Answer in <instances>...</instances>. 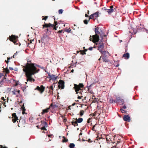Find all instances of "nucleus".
I'll return each instance as SVG.
<instances>
[{
	"instance_id": "53",
	"label": "nucleus",
	"mask_w": 148,
	"mask_h": 148,
	"mask_svg": "<svg viewBox=\"0 0 148 148\" xmlns=\"http://www.w3.org/2000/svg\"><path fill=\"white\" fill-rule=\"evenodd\" d=\"M93 47H90L88 48V49L90 50L91 51L92 50Z\"/></svg>"
},
{
	"instance_id": "21",
	"label": "nucleus",
	"mask_w": 148,
	"mask_h": 148,
	"mask_svg": "<svg viewBox=\"0 0 148 148\" xmlns=\"http://www.w3.org/2000/svg\"><path fill=\"white\" fill-rule=\"evenodd\" d=\"M76 121H77V122L78 123H81L83 121V119L82 118H78V119H77V118H76L75 119Z\"/></svg>"
},
{
	"instance_id": "37",
	"label": "nucleus",
	"mask_w": 148,
	"mask_h": 148,
	"mask_svg": "<svg viewBox=\"0 0 148 148\" xmlns=\"http://www.w3.org/2000/svg\"><path fill=\"white\" fill-rule=\"evenodd\" d=\"M12 92L13 95H17V93H16V90H14L13 91H12Z\"/></svg>"
},
{
	"instance_id": "32",
	"label": "nucleus",
	"mask_w": 148,
	"mask_h": 148,
	"mask_svg": "<svg viewBox=\"0 0 148 148\" xmlns=\"http://www.w3.org/2000/svg\"><path fill=\"white\" fill-rule=\"evenodd\" d=\"M89 19L88 20H85L84 21V22L85 24H87L88 22L89 21Z\"/></svg>"
},
{
	"instance_id": "20",
	"label": "nucleus",
	"mask_w": 148,
	"mask_h": 148,
	"mask_svg": "<svg viewBox=\"0 0 148 148\" xmlns=\"http://www.w3.org/2000/svg\"><path fill=\"white\" fill-rule=\"evenodd\" d=\"M71 124L72 125H73L74 127L78 126L77 122L76 121H72L71 122Z\"/></svg>"
},
{
	"instance_id": "55",
	"label": "nucleus",
	"mask_w": 148,
	"mask_h": 148,
	"mask_svg": "<svg viewBox=\"0 0 148 148\" xmlns=\"http://www.w3.org/2000/svg\"><path fill=\"white\" fill-rule=\"evenodd\" d=\"M63 32V30H59L58 31V33H61Z\"/></svg>"
},
{
	"instance_id": "27",
	"label": "nucleus",
	"mask_w": 148,
	"mask_h": 148,
	"mask_svg": "<svg viewBox=\"0 0 148 148\" xmlns=\"http://www.w3.org/2000/svg\"><path fill=\"white\" fill-rule=\"evenodd\" d=\"M50 106L53 109H54V108L57 107V105H53V104H51L50 105Z\"/></svg>"
},
{
	"instance_id": "39",
	"label": "nucleus",
	"mask_w": 148,
	"mask_h": 148,
	"mask_svg": "<svg viewBox=\"0 0 148 148\" xmlns=\"http://www.w3.org/2000/svg\"><path fill=\"white\" fill-rule=\"evenodd\" d=\"M109 101L110 103H112L113 102H114V100H113V99L112 98L110 99Z\"/></svg>"
},
{
	"instance_id": "15",
	"label": "nucleus",
	"mask_w": 148,
	"mask_h": 148,
	"mask_svg": "<svg viewBox=\"0 0 148 148\" xmlns=\"http://www.w3.org/2000/svg\"><path fill=\"white\" fill-rule=\"evenodd\" d=\"M123 119L125 121L128 122H130L131 121L130 118L128 115H124L123 116Z\"/></svg>"
},
{
	"instance_id": "12",
	"label": "nucleus",
	"mask_w": 148,
	"mask_h": 148,
	"mask_svg": "<svg viewBox=\"0 0 148 148\" xmlns=\"http://www.w3.org/2000/svg\"><path fill=\"white\" fill-rule=\"evenodd\" d=\"M45 89V87L42 85L40 86V87L38 86H37L35 90H37L40 92V93H42L44 91Z\"/></svg>"
},
{
	"instance_id": "49",
	"label": "nucleus",
	"mask_w": 148,
	"mask_h": 148,
	"mask_svg": "<svg viewBox=\"0 0 148 148\" xmlns=\"http://www.w3.org/2000/svg\"><path fill=\"white\" fill-rule=\"evenodd\" d=\"M1 99L3 100L4 101H6V99H4V97H2Z\"/></svg>"
},
{
	"instance_id": "40",
	"label": "nucleus",
	"mask_w": 148,
	"mask_h": 148,
	"mask_svg": "<svg viewBox=\"0 0 148 148\" xmlns=\"http://www.w3.org/2000/svg\"><path fill=\"white\" fill-rule=\"evenodd\" d=\"M94 17L93 14H92L89 16V19L90 20V19H92Z\"/></svg>"
},
{
	"instance_id": "62",
	"label": "nucleus",
	"mask_w": 148,
	"mask_h": 148,
	"mask_svg": "<svg viewBox=\"0 0 148 148\" xmlns=\"http://www.w3.org/2000/svg\"><path fill=\"white\" fill-rule=\"evenodd\" d=\"M52 135H48V136L49 137H51V136H52Z\"/></svg>"
},
{
	"instance_id": "56",
	"label": "nucleus",
	"mask_w": 148,
	"mask_h": 148,
	"mask_svg": "<svg viewBox=\"0 0 148 148\" xmlns=\"http://www.w3.org/2000/svg\"><path fill=\"white\" fill-rule=\"evenodd\" d=\"M110 8L111 9H113V5H111L110 6Z\"/></svg>"
},
{
	"instance_id": "54",
	"label": "nucleus",
	"mask_w": 148,
	"mask_h": 148,
	"mask_svg": "<svg viewBox=\"0 0 148 148\" xmlns=\"http://www.w3.org/2000/svg\"><path fill=\"white\" fill-rule=\"evenodd\" d=\"M47 29H45L47 31V32L48 31H50V29L48 28H46Z\"/></svg>"
},
{
	"instance_id": "50",
	"label": "nucleus",
	"mask_w": 148,
	"mask_h": 148,
	"mask_svg": "<svg viewBox=\"0 0 148 148\" xmlns=\"http://www.w3.org/2000/svg\"><path fill=\"white\" fill-rule=\"evenodd\" d=\"M49 88V89H53V85H51V86H50Z\"/></svg>"
},
{
	"instance_id": "60",
	"label": "nucleus",
	"mask_w": 148,
	"mask_h": 148,
	"mask_svg": "<svg viewBox=\"0 0 148 148\" xmlns=\"http://www.w3.org/2000/svg\"><path fill=\"white\" fill-rule=\"evenodd\" d=\"M77 98H78V99H81V97L78 96L77 97Z\"/></svg>"
},
{
	"instance_id": "46",
	"label": "nucleus",
	"mask_w": 148,
	"mask_h": 148,
	"mask_svg": "<svg viewBox=\"0 0 148 148\" xmlns=\"http://www.w3.org/2000/svg\"><path fill=\"white\" fill-rule=\"evenodd\" d=\"M16 91H17L16 92L17 93V96H18V95H20V91L19 90H16Z\"/></svg>"
},
{
	"instance_id": "64",
	"label": "nucleus",
	"mask_w": 148,
	"mask_h": 148,
	"mask_svg": "<svg viewBox=\"0 0 148 148\" xmlns=\"http://www.w3.org/2000/svg\"><path fill=\"white\" fill-rule=\"evenodd\" d=\"M90 119V118H89L88 120V121H87V122H88V123H90V121H89V120Z\"/></svg>"
},
{
	"instance_id": "52",
	"label": "nucleus",
	"mask_w": 148,
	"mask_h": 148,
	"mask_svg": "<svg viewBox=\"0 0 148 148\" xmlns=\"http://www.w3.org/2000/svg\"><path fill=\"white\" fill-rule=\"evenodd\" d=\"M87 141H88V142L89 143H90L92 142L91 139L90 138L88 139V140H87Z\"/></svg>"
},
{
	"instance_id": "59",
	"label": "nucleus",
	"mask_w": 148,
	"mask_h": 148,
	"mask_svg": "<svg viewBox=\"0 0 148 148\" xmlns=\"http://www.w3.org/2000/svg\"><path fill=\"white\" fill-rule=\"evenodd\" d=\"M5 62L6 63L8 64L9 62V61L8 60H5Z\"/></svg>"
},
{
	"instance_id": "10",
	"label": "nucleus",
	"mask_w": 148,
	"mask_h": 148,
	"mask_svg": "<svg viewBox=\"0 0 148 148\" xmlns=\"http://www.w3.org/2000/svg\"><path fill=\"white\" fill-rule=\"evenodd\" d=\"M97 140L98 142V143L101 145L104 144L106 143V141L105 138H103L102 137H101V138H98L97 137Z\"/></svg>"
},
{
	"instance_id": "30",
	"label": "nucleus",
	"mask_w": 148,
	"mask_h": 148,
	"mask_svg": "<svg viewBox=\"0 0 148 148\" xmlns=\"http://www.w3.org/2000/svg\"><path fill=\"white\" fill-rule=\"evenodd\" d=\"M48 16H46L44 17V16H42V20H45L46 21L48 18Z\"/></svg>"
},
{
	"instance_id": "24",
	"label": "nucleus",
	"mask_w": 148,
	"mask_h": 148,
	"mask_svg": "<svg viewBox=\"0 0 148 148\" xmlns=\"http://www.w3.org/2000/svg\"><path fill=\"white\" fill-rule=\"evenodd\" d=\"M114 10L113 9H107V12L109 14H110L111 13L113 12L114 11Z\"/></svg>"
},
{
	"instance_id": "34",
	"label": "nucleus",
	"mask_w": 148,
	"mask_h": 148,
	"mask_svg": "<svg viewBox=\"0 0 148 148\" xmlns=\"http://www.w3.org/2000/svg\"><path fill=\"white\" fill-rule=\"evenodd\" d=\"M88 91L91 94H93V92L92 90L90 89V88H88Z\"/></svg>"
},
{
	"instance_id": "31",
	"label": "nucleus",
	"mask_w": 148,
	"mask_h": 148,
	"mask_svg": "<svg viewBox=\"0 0 148 148\" xmlns=\"http://www.w3.org/2000/svg\"><path fill=\"white\" fill-rule=\"evenodd\" d=\"M120 100V98L119 97H117L116 99L114 100V102L117 103Z\"/></svg>"
},
{
	"instance_id": "6",
	"label": "nucleus",
	"mask_w": 148,
	"mask_h": 148,
	"mask_svg": "<svg viewBox=\"0 0 148 148\" xmlns=\"http://www.w3.org/2000/svg\"><path fill=\"white\" fill-rule=\"evenodd\" d=\"M95 35H100L101 38H103V36L106 37V36L102 32V30L101 29H99V28L97 27L95 28Z\"/></svg>"
},
{
	"instance_id": "38",
	"label": "nucleus",
	"mask_w": 148,
	"mask_h": 148,
	"mask_svg": "<svg viewBox=\"0 0 148 148\" xmlns=\"http://www.w3.org/2000/svg\"><path fill=\"white\" fill-rule=\"evenodd\" d=\"M49 93H50V94H52L53 93V89H49Z\"/></svg>"
},
{
	"instance_id": "13",
	"label": "nucleus",
	"mask_w": 148,
	"mask_h": 148,
	"mask_svg": "<svg viewBox=\"0 0 148 148\" xmlns=\"http://www.w3.org/2000/svg\"><path fill=\"white\" fill-rule=\"evenodd\" d=\"M44 23L45 24L42 25V28L43 29L45 28L53 27L54 26L53 24H51L50 23L47 24L45 22Z\"/></svg>"
},
{
	"instance_id": "61",
	"label": "nucleus",
	"mask_w": 148,
	"mask_h": 148,
	"mask_svg": "<svg viewBox=\"0 0 148 148\" xmlns=\"http://www.w3.org/2000/svg\"><path fill=\"white\" fill-rule=\"evenodd\" d=\"M85 16L86 17H87L88 16V14H85Z\"/></svg>"
},
{
	"instance_id": "19",
	"label": "nucleus",
	"mask_w": 148,
	"mask_h": 148,
	"mask_svg": "<svg viewBox=\"0 0 148 148\" xmlns=\"http://www.w3.org/2000/svg\"><path fill=\"white\" fill-rule=\"evenodd\" d=\"M50 108L49 107L47 108L46 109L43 110L42 112V114H43L45 113H47L49 111V110L50 109Z\"/></svg>"
},
{
	"instance_id": "16",
	"label": "nucleus",
	"mask_w": 148,
	"mask_h": 148,
	"mask_svg": "<svg viewBox=\"0 0 148 148\" xmlns=\"http://www.w3.org/2000/svg\"><path fill=\"white\" fill-rule=\"evenodd\" d=\"M10 82L11 81L10 80L7 79L5 77H4L3 79L1 80L0 82L1 84H2L3 83H10Z\"/></svg>"
},
{
	"instance_id": "11",
	"label": "nucleus",
	"mask_w": 148,
	"mask_h": 148,
	"mask_svg": "<svg viewBox=\"0 0 148 148\" xmlns=\"http://www.w3.org/2000/svg\"><path fill=\"white\" fill-rule=\"evenodd\" d=\"M58 83L59 84L58 87L59 88L63 89L64 88L65 83L63 80L61 79L58 82Z\"/></svg>"
},
{
	"instance_id": "4",
	"label": "nucleus",
	"mask_w": 148,
	"mask_h": 148,
	"mask_svg": "<svg viewBox=\"0 0 148 148\" xmlns=\"http://www.w3.org/2000/svg\"><path fill=\"white\" fill-rule=\"evenodd\" d=\"M74 88L77 93L80 92V91L79 92V91L81 90V88H83L84 86L83 84L81 83H79V85L74 84Z\"/></svg>"
},
{
	"instance_id": "9",
	"label": "nucleus",
	"mask_w": 148,
	"mask_h": 148,
	"mask_svg": "<svg viewBox=\"0 0 148 148\" xmlns=\"http://www.w3.org/2000/svg\"><path fill=\"white\" fill-rule=\"evenodd\" d=\"M17 37L14 35H12L11 36H10L9 37V39L10 41L13 42L15 45H17L16 43Z\"/></svg>"
},
{
	"instance_id": "1",
	"label": "nucleus",
	"mask_w": 148,
	"mask_h": 148,
	"mask_svg": "<svg viewBox=\"0 0 148 148\" xmlns=\"http://www.w3.org/2000/svg\"><path fill=\"white\" fill-rule=\"evenodd\" d=\"M23 71H37V68L34 66V63H32L31 60L29 62H27L25 66H23Z\"/></svg>"
},
{
	"instance_id": "2",
	"label": "nucleus",
	"mask_w": 148,
	"mask_h": 148,
	"mask_svg": "<svg viewBox=\"0 0 148 148\" xmlns=\"http://www.w3.org/2000/svg\"><path fill=\"white\" fill-rule=\"evenodd\" d=\"M39 70H40L38 69L37 71H24L25 73V75L27 78V82L29 81L31 82H34L35 79L32 78V75L36 73H38Z\"/></svg>"
},
{
	"instance_id": "35",
	"label": "nucleus",
	"mask_w": 148,
	"mask_h": 148,
	"mask_svg": "<svg viewBox=\"0 0 148 148\" xmlns=\"http://www.w3.org/2000/svg\"><path fill=\"white\" fill-rule=\"evenodd\" d=\"M63 10L62 9H60L58 11V13L59 14H62L63 12Z\"/></svg>"
},
{
	"instance_id": "33",
	"label": "nucleus",
	"mask_w": 148,
	"mask_h": 148,
	"mask_svg": "<svg viewBox=\"0 0 148 148\" xmlns=\"http://www.w3.org/2000/svg\"><path fill=\"white\" fill-rule=\"evenodd\" d=\"M80 51L81 52L80 54H82L83 55L84 54H86L85 51L83 50H80Z\"/></svg>"
},
{
	"instance_id": "57",
	"label": "nucleus",
	"mask_w": 148,
	"mask_h": 148,
	"mask_svg": "<svg viewBox=\"0 0 148 148\" xmlns=\"http://www.w3.org/2000/svg\"><path fill=\"white\" fill-rule=\"evenodd\" d=\"M9 69L10 70H14L13 68L11 67H9Z\"/></svg>"
},
{
	"instance_id": "7",
	"label": "nucleus",
	"mask_w": 148,
	"mask_h": 148,
	"mask_svg": "<svg viewBox=\"0 0 148 148\" xmlns=\"http://www.w3.org/2000/svg\"><path fill=\"white\" fill-rule=\"evenodd\" d=\"M98 49L101 53L105 54L106 52V51H103V50L104 47V44L102 42L99 43L98 44Z\"/></svg>"
},
{
	"instance_id": "48",
	"label": "nucleus",
	"mask_w": 148,
	"mask_h": 148,
	"mask_svg": "<svg viewBox=\"0 0 148 148\" xmlns=\"http://www.w3.org/2000/svg\"><path fill=\"white\" fill-rule=\"evenodd\" d=\"M0 148H8L7 147L5 146L3 147V146L1 145H0Z\"/></svg>"
},
{
	"instance_id": "23",
	"label": "nucleus",
	"mask_w": 148,
	"mask_h": 148,
	"mask_svg": "<svg viewBox=\"0 0 148 148\" xmlns=\"http://www.w3.org/2000/svg\"><path fill=\"white\" fill-rule=\"evenodd\" d=\"M144 26L143 24H140L139 25L137 29H142L144 28Z\"/></svg>"
},
{
	"instance_id": "51",
	"label": "nucleus",
	"mask_w": 148,
	"mask_h": 148,
	"mask_svg": "<svg viewBox=\"0 0 148 148\" xmlns=\"http://www.w3.org/2000/svg\"><path fill=\"white\" fill-rule=\"evenodd\" d=\"M66 30L67 32L69 33L71 32V30L69 29H66Z\"/></svg>"
},
{
	"instance_id": "58",
	"label": "nucleus",
	"mask_w": 148,
	"mask_h": 148,
	"mask_svg": "<svg viewBox=\"0 0 148 148\" xmlns=\"http://www.w3.org/2000/svg\"><path fill=\"white\" fill-rule=\"evenodd\" d=\"M123 108L124 109H125L126 108V106H124L123 107Z\"/></svg>"
},
{
	"instance_id": "22",
	"label": "nucleus",
	"mask_w": 148,
	"mask_h": 148,
	"mask_svg": "<svg viewBox=\"0 0 148 148\" xmlns=\"http://www.w3.org/2000/svg\"><path fill=\"white\" fill-rule=\"evenodd\" d=\"M100 14V13L99 14V12L98 11L96 12L95 13L92 14L94 17L97 18V17L99 16V15Z\"/></svg>"
},
{
	"instance_id": "45",
	"label": "nucleus",
	"mask_w": 148,
	"mask_h": 148,
	"mask_svg": "<svg viewBox=\"0 0 148 148\" xmlns=\"http://www.w3.org/2000/svg\"><path fill=\"white\" fill-rule=\"evenodd\" d=\"M23 106H24V105H23V107L22 114H24V112H25V110H26L25 108Z\"/></svg>"
},
{
	"instance_id": "44",
	"label": "nucleus",
	"mask_w": 148,
	"mask_h": 148,
	"mask_svg": "<svg viewBox=\"0 0 148 148\" xmlns=\"http://www.w3.org/2000/svg\"><path fill=\"white\" fill-rule=\"evenodd\" d=\"M120 110L121 111L122 113H125L127 111H125L123 110L122 109H120Z\"/></svg>"
},
{
	"instance_id": "63",
	"label": "nucleus",
	"mask_w": 148,
	"mask_h": 148,
	"mask_svg": "<svg viewBox=\"0 0 148 148\" xmlns=\"http://www.w3.org/2000/svg\"><path fill=\"white\" fill-rule=\"evenodd\" d=\"M87 50H88V49H84V51H85V52H86L87 51Z\"/></svg>"
},
{
	"instance_id": "47",
	"label": "nucleus",
	"mask_w": 148,
	"mask_h": 148,
	"mask_svg": "<svg viewBox=\"0 0 148 148\" xmlns=\"http://www.w3.org/2000/svg\"><path fill=\"white\" fill-rule=\"evenodd\" d=\"M58 27V26H54L53 27V29L56 30H57V28Z\"/></svg>"
},
{
	"instance_id": "42",
	"label": "nucleus",
	"mask_w": 148,
	"mask_h": 148,
	"mask_svg": "<svg viewBox=\"0 0 148 148\" xmlns=\"http://www.w3.org/2000/svg\"><path fill=\"white\" fill-rule=\"evenodd\" d=\"M39 67L41 69H43L45 70V72H47L45 70V68L43 66H39Z\"/></svg>"
},
{
	"instance_id": "17",
	"label": "nucleus",
	"mask_w": 148,
	"mask_h": 148,
	"mask_svg": "<svg viewBox=\"0 0 148 148\" xmlns=\"http://www.w3.org/2000/svg\"><path fill=\"white\" fill-rule=\"evenodd\" d=\"M104 138H105L106 141H107V143H109L110 140L111 141V140L110 136V135H107Z\"/></svg>"
},
{
	"instance_id": "3",
	"label": "nucleus",
	"mask_w": 148,
	"mask_h": 148,
	"mask_svg": "<svg viewBox=\"0 0 148 148\" xmlns=\"http://www.w3.org/2000/svg\"><path fill=\"white\" fill-rule=\"evenodd\" d=\"M12 121L14 123H15L16 122V121H17V122L18 123V125L19 127H20V126H21L22 124V121H23V119H20L19 120V121H18V117L16 116V114L15 113H14L12 114Z\"/></svg>"
},
{
	"instance_id": "5",
	"label": "nucleus",
	"mask_w": 148,
	"mask_h": 148,
	"mask_svg": "<svg viewBox=\"0 0 148 148\" xmlns=\"http://www.w3.org/2000/svg\"><path fill=\"white\" fill-rule=\"evenodd\" d=\"M39 123L40 124V125H38L37 126L38 128H39L38 127L39 126V128H40L41 130H46L45 127L47 126V124L46 122L44 120L41 121Z\"/></svg>"
},
{
	"instance_id": "41",
	"label": "nucleus",
	"mask_w": 148,
	"mask_h": 148,
	"mask_svg": "<svg viewBox=\"0 0 148 148\" xmlns=\"http://www.w3.org/2000/svg\"><path fill=\"white\" fill-rule=\"evenodd\" d=\"M5 71L7 73H8L10 72L9 70L7 68H6L5 69Z\"/></svg>"
},
{
	"instance_id": "26",
	"label": "nucleus",
	"mask_w": 148,
	"mask_h": 148,
	"mask_svg": "<svg viewBox=\"0 0 148 148\" xmlns=\"http://www.w3.org/2000/svg\"><path fill=\"white\" fill-rule=\"evenodd\" d=\"M75 145L74 143H70L69 145L70 148H74L75 147Z\"/></svg>"
},
{
	"instance_id": "14",
	"label": "nucleus",
	"mask_w": 148,
	"mask_h": 148,
	"mask_svg": "<svg viewBox=\"0 0 148 148\" xmlns=\"http://www.w3.org/2000/svg\"><path fill=\"white\" fill-rule=\"evenodd\" d=\"M47 73L48 74L49 77L50 78V80L52 79L55 81L58 77L57 76H56L55 75L53 74L50 75V73H49L48 72H47Z\"/></svg>"
},
{
	"instance_id": "43",
	"label": "nucleus",
	"mask_w": 148,
	"mask_h": 148,
	"mask_svg": "<svg viewBox=\"0 0 148 148\" xmlns=\"http://www.w3.org/2000/svg\"><path fill=\"white\" fill-rule=\"evenodd\" d=\"M54 26H56L58 25V23L56 21H54Z\"/></svg>"
},
{
	"instance_id": "29",
	"label": "nucleus",
	"mask_w": 148,
	"mask_h": 148,
	"mask_svg": "<svg viewBox=\"0 0 148 148\" xmlns=\"http://www.w3.org/2000/svg\"><path fill=\"white\" fill-rule=\"evenodd\" d=\"M18 52L17 51H16V53L14 54V55H13V57L14 58H17V57L16 56L18 54ZM12 57L11 58H12Z\"/></svg>"
},
{
	"instance_id": "18",
	"label": "nucleus",
	"mask_w": 148,
	"mask_h": 148,
	"mask_svg": "<svg viewBox=\"0 0 148 148\" xmlns=\"http://www.w3.org/2000/svg\"><path fill=\"white\" fill-rule=\"evenodd\" d=\"M123 57L126 59H128L130 57V54L128 53H124L123 55Z\"/></svg>"
},
{
	"instance_id": "25",
	"label": "nucleus",
	"mask_w": 148,
	"mask_h": 148,
	"mask_svg": "<svg viewBox=\"0 0 148 148\" xmlns=\"http://www.w3.org/2000/svg\"><path fill=\"white\" fill-rule=\"evenodd\" d=\"M62 138H63V139L62 140V142L63 143H65V142H66L68 141V139L67 138L66 139L64 136H63Z\"/></svg>"
},
{
	"instance_id": "8",
	"label": "nucleus",
	"mask_w": 148,
	"mask_h": 148,
	"mask_svg": "<svg viewBox=\"0 0 148 148\" xmlns=\"http://www.w3.org/2000/svg\"><path fill=\"white\" fill-rule=\"evenodd\" d=\"M91 36H90L89 40L90 41H92L93 42H98L99 40V35H94L92 36V40L91 38Z\"/></svg>"
},
{
	"instance_id": "36",
	"label": "nucleus",
	"mask_w": 148,
	"mask_h": 148,
	"mask_svg": "<svg viewBox=\"0 0 148 148\" xmlns=\"http://www.w3.org/2000/svg\"><path fill=\"white\" fill-rule=\"evenodd\" d=\"M84 111L83 110H81L80 112V115L81 116H82L84 114Z\"/></svg>"
},
{
	"instance_id": "28",
	"label": "nucleus",
	"mask_w": 148,
	"mask_h": 148,
	"mask_svg": "<svg viewBox=\"0 0 148 148\" xmlns=\"http://www.w3.org/2000/svg\"><path fill=\"white\" fill-rule=\"evenodd\" d=\"M102 59L103 62H108L109 60H108L106 57H104L102 58Z\"/></svg>"
}]
</instances>
